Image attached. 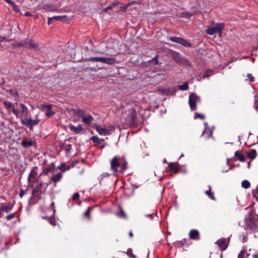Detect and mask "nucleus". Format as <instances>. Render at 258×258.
Masks as SVG:
<instances>
[{
	"label": "nucleus",
	"mask_w": 258,
	"mask_h": 258,
	"mask_svg": "<svg viewBox=\"0 0 258 258\" xmlns=\"http://www.w3.org/2000/svg\"><path fill=\"white\" fill-rule=\"evenodd\" d=\"M69 169V166H67L66 163H62L57 168H55L54 164L52 163L44 168L39 176H49L48 174L51 172L52 175L51 177H61L62 173Z\"/></svg>",
	"instance_id": "1"
},
{
	"label": "nucleus",
	"mask_w": 258,
	"mask_h": 258,
	"mask_svg": "<svg viewBox=\"0 0 258 258\" xmlns=\"http://www.w3.org/2000/svg\"><path fill=\"white\" fill-rule=\"evenodd\" d=\"M127 162L124 157H114L110 161L111 169L114 173H122L127 168Z\"/></svg>",
	"instance_id": "2"
},
{
	"label": "nucleus",
	"mask_w": 258,
	"mask_h": 258,
	"mask_svg": "<svg viewBox=\"0 0 258 258\" xmlns=\"http://www.w3.org/2000/svg\"><path fill=\"white\" fill-rule=\"evenodd\" d=\"M183 166L180 165L178 162H169L166 168V172L171 176H173V174H176L178 173H184L187 170L182 169Z\"/></svg>",
	"instance_id": "3"
},
{
	"label": "nucleus",
	"mask_w": 258,
	"mask_h": 258,
	"mask_svg": "<svg viewBox=\"0 0 258 258\" xmlns=\"http://www.w3.org/2000/svg\"><path fill=\"white\" fill-rule=\"evenodd\" d=\"M213 24L214 26L208 27L207 29L206 30L207 34L210 35H213L217 33H218L219 35H221L225 27L224 23H215L214 22H213Z\"/></svg>",
	"instance_id": "4"
},
{
	"label": "nucleus",
	"mask_w": 258,
	"mask_h": 258,
	"mask_svg": "<svg viewBox=\"0 0 258 258\" xmlns=\"http://www.w3.org/2000/svg\"><path fill=\"white\" fill-rule=\"evenodd\" d=\"M254 216L252 212L248 213L245 219V229L255 231L257 229V224L254 221Z\"/></svg>",
	"instance_id": "5"
},
{
	"label": "nucleus",
	"mask_w": 258,
	"mask_h": 258,
	"mask_svg": "<svg viewBox=\"0 0 258 258\" xmlns=\"http://www.w3.org/2000/svg\"><path fill=\"white\" fill-rule=\"evenodd\" d=\"M246 158L243 154L242 153V151H236L234 153V157L227 159V164L229 165L231 162L238 160L240 162H244Z\"/></svg>",
	"instance_id": "6"
},
{
	"label": "nucleus",
	"mask_w": 258,
	"mask_h": 258,
	"mask_svg": "<svg viewBox=\"0 0 258 258\" xmlns=\"http://www.w3.org/2000/svg\"><path fill=\"white\" fill-rule=\"evenodd\" d=\"M169 40L172 42H174L181 44L182 45H183L186 47H191V44L190 43H189L186 40H185L181 37H175V36L170 37L169 38Z\"/></svg>",
	"instance_id": "7"
},
{
	"label": "nucleus",
	"mask_w": 258,
	"mask_h": 258,
	"mask_svg": "<svg viewBox=\"0 0 258 258\" xmlns=\"http://www.w3.org/2000/svg\"><path fill=\"white\" fill-rule=\"evenodd\" d=\"M230 239V237H229L227 240L225 238H221L217 240L215 244L217 245V246L221 251H224L228 247V246L229 243Z\"/></svg>",
	"instance_id": "8"
},
{
	"label": "nucleus",
	"mask_w": 258,
	"mask_h": 258,
	"mask_svg": "<svg viewBox=\"0 0 258 258\" xmlns=\"http://www.w3.org/2000/svg\"><path fill=\"white\" fill-rule=\"evenodd\" d=\"M200 100V97L195 93H191L189 96V105L191 110H195L197 109L196 103Z\"/></svg>",
	"instance_id": "9"
},
{
	"label": "nucleus",
	"mask_w": 258,
	"mask_h": 258,
	"mask_svg": "<svg viewBox=\"0 0 258 258\" xmlns=\"http://www.w3.org/2000/svg\"><path fill=\"white\" fill-rule=\"evenodd\" d=\"M28 181L30 184L33 189H37V190H42V186L43 182L39 180V178H28Z\"/></svg>",
	"instance_id": "10"
},
{
	"label": "nucleus",
	"mask_w": 258,
	"mask_h": 258,
	"mask_svg": "<svg viewBox=\"0 0 258 258\" xmlns=\"http://www.w3.org/2000/svg\"><path fill=\"white\" fill-rule=\"evenodd\" d=\"M52 107L53 105L52 104H41L40 105L41 109L42 110H46L45 115L48 117L52 116L55 114V112L51 110Z\"/></svg>",
	"instance_id": "11"
},
{
	"label": "nucleus",
	"mask_w": 258,
	"mask_h": 258,
	"mask_svg": "<svg viewBox=\"0 0 258 258\" xmlns=\"http://www.w3.org/2000/svg\"><path fill=\"white\" fill-rule=\"evenodd\" d=\"M130 123L133 126L137 124V113L135 109L132 108L130 110Z\"/></svg>",
	"instance_id": "12"
},
{
	"label": "nucleus",
	"mask_w": 258,
	"mask_h": 258,
	"mask_svg": "<svg viewBox=\"0 0 258 258\" xmlns=\"http://www.w3.org/2000/svg\"><path fill=\"white\" fill-rule=\"evenodd\" d=\"M23 47L25 48H33L37 49L38 48V44H34L32 40L27 39L23 41Z\"/></svg>",
	"instance_id": "13"
},
{
	"label": "nucleus",
	"mask_w": 258,
	"mask_h": 258,
	"mask_svg": "<svg viewBox=\"0 0 258 258\" xmlns=\"http://www.w3.org/2000/svg\"><path fill=\"white\" fill-rule=\"evenodd\" d=\"M14 205L10 203H3L1 206V211L9 213L13 208Z\"/></svg>",
	"instance_id": "14"
},
{
	"label": "nucleus",
	"mask_w": 258,
	"mask_h": 258,
	"mask_svg": "<svg viewBox=\"0 0 258 258\" xmlns=\"http://www.w3.org/2000/svg\"><path fill=\"white\" fill-rule=\"evenodd\" d=\"M95 129L100 135L106 136L109 135L110 133V130L107 129L106 127H102L99 125H97Z\"/></svg>",
	"instance_id": "15"
},
{
	"label": "nucleus",
	"mask_w": 258,
	"mask_h": 258,
	"mask_svg": "<svg viewBox=\"0 0 258 258\" xmlns=\"http://www.w3.org/2000/svg\"><path fill=\"white\" fill-rule=\"evenodd\" d=\"M189 237L192 240H199L200 239V233L198 230L196 229H192L189 232Z\"/></svg>",
	"instance_id": "16"
},
{
	"label": "nucleus",
	"mask_w": 258,
	"mask_h": 258,
	"mask_svg": "<svg viewBox=\"0 0 258 258\" xmlns=\"http://www.w3.org/2000/svg\"><path fill=\"white\" fill-rule=\"evenodd\" d=\"M70 128L72 132H73L76 134H80L81 132L84 130L82 125L81 124L78 125L77 126H75L74 125L71 124L70 126Z\"/></svg>",
	"instance_id": "17"
},
{
	"label": "nucleus",
	"mask_w": 258,
	"mask_h": 258,
	"mask_svg": "<svg viewBox=\"0 0 258 258\" xmlns=\"http://www.w3.org/2000/svg\"><path fill=\"white\" fill-rule=\"evenodd\" d=\"M100 62L108 64H112L115 62V58L113 57H100Z\"/></svg>",
	"instance_id": "18"
},
{
	"label": "nucleus",
	"mask_w": 258,
	"mask_h": 258,
	"mask_svg": "<svg viewBox=\"0 0 258 258\" xmlns=\"http://www.w3.org/2000/svg\"><path fill=\"white\" fill-rule=\"evenodd\" d=\"M43 9L46 11L56 12L57 11V8L56 6L52 4H45Z\"/></svg>",
	"instance_id": "19"
},
{
	"label": "nucleus",
	"mask_w": 258,
	"mask_h": 258,
	"mask_svg": "<svg viewBox=\"0 0 258 258\" xmlns=\"http://www.w3.org/2000/svg\"><path fill=\"white\" fill-rule=\"evenodd\" d=\"M4 105L5 108L7 110L8 112L10 113L11 112V109L14 107L15 104L11 103L9 101H4Z\"/></svg>",
	"instance_id": "20"
},
{
	"label": "nucleus",
	"mask_w": 258,
	"mask_h": 258,
	"mask_svg": "<svg viewBox=\"0 0 258 258\" xmlns=\"http://www.w3.org/2000/svg\"><path fill=\"white\" fill-rule=\"evenodd\" d=\"M94 120V118L91 115H89L87 116H84L82 119V121L86 123V124H91L92 121Z\"/></svg>",
	"instance_id": "21"
},
{
	"label": "nucleus",
	"mask_w": 258,
	"mask_h": 258,
	"mask_svg": "<svg viewBox=\"0 0 258 258\" xmlns=\"http://www.w3.org/2000/svg\"><path fill=\"white\" fill-rule=\"evenodd\" d=\"M246 154L249 158H250L251 160H253L256 156L257 152L256 150L251 149L249 152H247Z\"/></svg>",
	"instance_id": "22"
},
{
	"label": "nucleus",
	"mask_w": 258,
	"mask_h": 258,
	"mask_svg": "<svg viewBox=\"0 0 258 258\" xmlns=\"http://www.w3.org/2000/svg\"><path fill=\"white\" fill-rule=\"evenodd\" d=\"M35 144V142L32 141H28L26 140H23L22 142V145L26 148H28L30 146L34 145Z\"/></svg>",
	"instance_id": "23"
},
{
	"label": "nucleus",
	"mask_w": 258,
	"mask_h": 258,
	"mask_svg": "<svg viewBox=\"0 0 258 258\" xmlns=\"http://www.w3.org/2000/svg\"><path fill=\"white\" fill-rule=\"evenodd\" d=\"M20 106L21 107V112L22 113V115L26 116L28 114V108L22 103L20 104Z\"/></svg>",
	"instance_id": "24"
},
{
	"label": "nucleus",
	"mask_w": 258,
	"mask_h": 258,
	"mask_svg": "<svg viewBox=\"0 0 258 258\" xmlns=\"http://www.w3.org/2000/svg\"><path fill=\"white\" fill-rule=\"evenodd\" d=\"M67 16H57L52 17V19L53 21H58L61 22H64L66 21H68Z\"/></svg>",
	"instance_id": "25"
},
{
	"label": "nucleus",
	"mask_w": 258,
	"mask_h": 258,
	"mask_svg": "<svg viewBox=\"0 0 258 258\" xmlns=\"http://www.w3.org/2000/svg\"><path fill=\"white\" fill-rule=\"evenodd\" d=\"M172 58L177 63H181V57L179 53L174 52L172 54Z\"/></svg>",
	"instance_id": "26"
},
{
	"label": "nucleus",
	"mask_w": 258,
	"mask_h": 258,
	"mask_svg": "<svg viewBox=\"0 0 258 258\" xmlns=\"http://www.w3.org/2000/svg\"><path fill=\"white\" fill-rule=\"evenodd\" d=\"M91 140L93 141V143L97 144V145L100 144L102 142H104V140L103 139H99L97 136H93L91 138Z\"/></svg>",
	"instance_id": "27"
},
{
	"label": "nucleus",
	"mask_w": 258,
	"mask_h": 258,
	"mask_svg": "<svg viewBox=\"0 0 258 258\" xmlns=\"http://www.w3.org/2000/svg\"><path fill=\"white\" fill-rule=\"evenodd\" d=\"M75 113L79 118L82 119L85 116V111L82 109H78L75 111Z\"/></svg>",
	"instance_id": "28"
},
{
	"label": "nucleus",
	"mask_w": 258,
	"mask_h": 258,
	"mask_svg": "<svg viewBox=\"0 0 258 258\" xmlns=\"http://www.w3.org/2000/svg\"><path fill=\"white\" fill-rule=\"evenodd\" d=\"M38 168L37 167H34L31 170L28 177H35L37 175V170Z\"/></svg>",
	"instance_id": "29"
},
{
	"label": "nucleus",
	"mask_w": 258,
	"mask_h": 258,
	"mask_svg": "<svg viewBox=\"0 0 258 258\" xmlns=\"http://www.w3.org/2000/svg\"><path fill=\"white\" fill-rule=\"evenodd\" d=\"M42 192V190H37V189H33L32 192V196L35 197L41 198V195Z\"/></svg>",
	"instance_id": "30"
},
{
	"label": "nucleus",
	"mask_w": 258,
	"mask_h": 258,
	"mask_svg": "<svg viewBox=\"0 0 258 258\" xmlns=\"http://www.w3.org/2000/svg\"><path fill=\"white\" fill-rule=\"evenodd\" d=\"M241 186L243 188L247 189L250 187V183L247 180H244L241 182Z\"/></svg>",
	"instance_id": "31"
},
{
	"label": "nucleus",
	"mask_w": 258,
	"mask_h": 258,
	"mask_svg": "<svg viewBox=\"0 0 258 258\" xmlns=\"http://www.w3.org/2000/svg\"><path fill=\"white\" fill-rule=\"evenodd\" d=\"M41 198H37L32 196V197L30 198L29 200L30 204H35L37 203V202L40 200Z\"/></svg>",
	"instance_id": "32"
},
{
	"label": "nucleus",
	"mask_w": 258,
	"mask_h": 258,
	"mask_svg": "<svg viewBox=\"0 0 258 258\" xmlns=\"http://www.w3.org/2000/svg\"><path fill=\"white\" fill-rule=\"evenodd\" d=\"M209 189L205 191V194L211 199L215 200V198L213 195V194L211 192V187L210 185L209 186Z\"/></svg>",
	"instance_id": "33"
},
{
	"label": "nucleus",
	"mask_w": 258,
	"mask_h": 258,
	"mask_svg": "<svg viewBox=\"0 0 258 258\" xmlns=\"http://www.w3.org/2000/svg\"><path fill=\"white\" fill-rule=\"evenodd\" d=\"M188 82H184L182 85H179L178 86L179 89L182 90V91H185L188 89Z\"/></svg>",
	"instance_id": "34"
},
{
	"label": "nucleus",
	"mask_w": 258,
	"mask_h": 258,
	"mask_svg": "<svg viewBox=\"0 0 258 258\" xmlns=\"http://www.w3.org/2000/svg\"><path fill=\"white\" fill-rule=\"evenodd\" d=\"M39 121V119L33 120L32 119H30V130H32L33 129V126L34 125H37Z\"/></svg>",
	"instance_id": "35"
},
{
	"label": "nucleus",
	"mask_w": 258,
	"mask_h": 258,
	"mask_svg": "<svg viewBox=\"0 0 258 258\" xmlns=\"http://www.w3.org/2000/svg\"><path fill=\"white\" fill-rule=\"evenodd\" d=\"M252 194L253 196L256 199L258 202V184L256 185L255 189H252Z\"/></svg>",
	"instance_id": "36"
},
{
	"label": "nucleus",
	"mask_w": 258,
	"mask_h": 258,
	"mask_svg": "<svg viewBox=\"0 0 258 258\" xmlns=\"http://www.w3.org/2000/svg\"><path fill=\"white\" fill-rule=\"evenodd\" d=\"M93 207H89L87 211L84 213V215L86 216L89 219H90V212L93 210Z\"/></svg>",
	"instance_id": "37"
},
{
	"label": "nucleus",
	"mask_w": 258,
	"mask_h": 258,
	"mask_svg": "<svg viewBox=\"0 0 258 258\" xmlns=\"http://www.w3.org/2000/svg\"><path fill=\"white\" fill-rule=\"evenodd\" d=\"M13 48L23 47V41L21 42H16L12 44Z\"/></svg>",
	"instance_id": "38"
},
{
	"label": "nucleus",
	"mask_w": 258,
	"mask_h": 258,
	"mask_svg": "<svg viewBox=\"0 0 258 258\" xmlns=\"http://www.w3.org/2000/svg\"><path fill=\"white\" fill-rule=\"evenodd\" d=\"M7 92H9L11 95L13 96H19V94L18 91L15 89H10L7 91Z\"/></svg>",
	"instance_id": "39"
},
{
	"label": "nucleus",
	"mask_w": 258,
	"mask_h": 258,
	"mask_svg": "<svg viewBox=\"0 0 258 258\" xmlns=\"http://www.w3.org/2000/svg\"><path fill=\"white\" fill-rule=\"evenodd\" d=\"M149 62L152 63L154 65L158 64V56H156L154 58L149 60Z\"/></svg>",
	"instance_id": "40"
},
{
	"label": "nucleus",
	"mask_w": 258,
	"mask_h": 258,
	"mask_svg": "<svg viewBox=\"0 0 258 258\" xmlns=\"http://www.w3.org/2000/svg\"><path fill=\"white\" fill-rule=\"evenodd\" d=\"M21 122L22 124L25 125L27 126H29L30 127V119H22V120H21Z\"/></svg>",
	"instance_id": "41"
},
{
	"label": "nucleus",
	"mask_w": 258,
	"mask_h": 258,
	"mask_svg": "<svg viewBox=\"0 0 258 258\" xmlns=\"http://www.w3.org/2000/svg\"><path fill=\"white\" fill-rule=\"evenodd\" d=\"M126 253H127V255L129 257H130L131 258H135L136 257L135 255L133 253V251H132V249H131V248L128 249Z\"/></svg>",
	"instance_id": "42"
},
{
	"label": "nucleus",
	"mask_w": 258,
	"mask_h": 258,
	"mask_svg": "<svg viewBox=\"0 0 258 258\" xmlns=\"http://www.w3.org/2000/svg\"><path fill=\"white\" fill-rule=\"evenodd\" d=\"M195 118H200L202 120H204L205 119V116L203 114H202L199 113H196L195 115Z\"/></svg>",
	"instance_id": "43"
},
{
	"label": "nucleus",
	"mask_w": 258,
	"mask_h": 258,
	"mask_svg": "<svg viewBox=\"0 0 258 258\" xmlns=\"http://www.w3.org/2000/svg\"><path fill=\"white\" fill-rule=\"evenodd\" d=\"M16 213H13V214H9L8 215H7L6 217V219L8 220V221H10L12 219H13L16 215Z\"/></svg>",
	"instance_id": "44"
},
{
	"label": "nucleus",
	"mask_w": 258,
	"mask_h": 258,
	"mask_svg": "<svg viewBox=\"0 0 258 258\" xmlns=\"http://www.w3.org/2000/svg\"><path fill=\"white\" fill-rule=\"evenodd\" d=\"M54 216H53V215L49 218V219L48 221V222L52 225H55V220L54 219Z\"/></svg>",
	"instance_id": "45"
},
{
	"label": "nucleus",
	"mask_w": 258,
	"mask_h": 258,
	"mask_svg": "<svg viewBox=\"0 0 258 258\" xmlns=\"http://www.w3.org/2000/svg\"><path fill=\"white\" fill-rule=\"evenodd\" d=\"M89 60L92 62H94V61L100 62V57H90L89 58Z\"/></svg>",
	"instance_id": "46"
},
{
	"label": "nucleus",
	"mask_w": 258,
	"mask_h": 258,
	"mask_svg": "<svg viewBox=\"0 0 258 258\" xmlns=\"http://www.w3.org/2000/svg\"><path fill=\"white\" fill-rule=\"evenodd\" d=\"M187 241V239L186 238H184L180 241H178V243L181 245V247H183L185 245Z\"/></svg>",
	"instance_id": "47"
},
{
	"label": "nucleus",
	"mask_w": 258,
	"mask_h": 258,
	"mask_svg": "<svg viewBox=\"0 0 258 258\" xmlns=\"http://www.w3.org/2000/svg\"><path fill=\"white\" fill-rule=\"evenodd\" d=\"M245 254V251L244 250H241L238 255L237 258H244Z\"/></svg>",
	"instance_id": "48"
},
{
	"label": "nucleus",
	"mask_w": 258,
	"mask_h": 258,
	"mask_svg": "<svg viewBox=\"0 0 258 258\" xmlns=\"http://www.w3.org/2000/svg\"><path fill=\"white\" fill-rule=\"evenodd\" d=\"M11 111L14 113L15 115H16L17 117L19 116L20 112L18 109H16L13 107V108L11 109Z\"/></svg>",
	"instance_id": "49"
},
{
	"label": "nucleus",
	"mask_w": 258,
	"mask_h": 258,
	"mask_svg": "<svg viewBox=\"0 0 258 258\" xmlns=\"http://www.w3.org/2000/svg\"><path fill=\"white\" fill-rule=\"evenodd\" d=\"M64 150L68 153L72 149V145L71 144H67L64 146Z\"/></svg>",
	"instance_id": "50"
},
{
	"label": "nucleus",
	"mask_w": 258,
	"mask_h": 258,
	"mask_svg": "<svg viewBox=\"0 0 258 258\" xmlns=\"http://www.w3.org/2000/svg\"><path fill=\"white\" fill-rule=\"evenodd\" d=\"M80 197V195L79 193L76 192L74 194L72 197V200L73 201H76Z\"/></svg>",
	"instance_id": "51"
},
{
	"label": "nucleus",
	"mask_w": 258,
	"mask_h": 258,
	"mask_svg": "<svg viewBox=\"0 0 258 258\" xmlns=\"http://www.w3.org/2000/svg\"><path fill=\"white\" fill-rule=\"evenodd\" d=\"M119 216L120 217H122L123 218H126V215L125 213L122 209H120V213L119 214Z\"/></svg>",
	"instance_id": "52"
},
{
	"label": "nucleus",
	"mask_w": 258,
	"mask_h": 258,
	"mask_svg": "<svg viewBox=\"0 0 258 258\" xmlns=\"http://www.w3.org/2000/svg\"><path fill=\"white\" fill-rule=\"evenodd\" d=\"M247 77H248L249 81L250 82H252L254 81V77L252 76L251 74H248Z\"/></svg>",
	"instance_id": "53"
},
{
	"label": "nucleus",
	"mask_w": 258,
	"mask_h": 258,
	"mask_svg": "<svg viewBox=\"0 0 258 258\" xmlns=\"http://www.w3.org/2000/svg\"><path fill=\"white\" fill-rule=\"evenodd\" d=\"M212 71L211 70H207L206 72V74L203 76V78L205 79L206 78H208L210 76V75L209 73H211Z\"/></svg>",
	"instance_id": "54"
},
{
	"label": "nucleus",
	"mask_w": 258,
	"mask_h": 258,
	"mask_svg": "<svg viewBox=\"0 0 258 258\" xmlns=\"http://www.w3.org/2000/svg\"><path fill=\"white\" fill-rule=\"evenodd\" d=\"M119 4V3L118 2H113V3H112L110 6H111V8H113L114 7H115L116 6H117Z\"/></svg>",
	"instance_id": "55"
},
{
	"label": "nucleus",
	"mask_w": 258,
	"mask_h": 258,
	"mask_svg": "<svg viewBox=\"0 0 258 258\" xmlns=\"http://www.w3.org/2000/svg\"><path fill=\"white\" fill-rule=\"evenodd\" d=\"M12 6H13L14 11L16 12L19 11V10L18 7L15 4V3H14V5H12Z\"/></svg>",
	"instance_id": "56"
},
{
	"label": "nucleus",
	"mask_w": 258,
	"mask_h": 258,
	"mask_svg": "<svg viewBox=\"0 0 258 258\" xmlns=\"http://www.w3.org/2000/svg\"><path fill=\"white\" fill-rule=\"evenodd\" d=\"M50 206L52 208V209H53V216L55 215V212H56V210L54 208V202H52L51 205H50Z\"/></svg>",
	"instance_id": "57"
},
{
	"label": "nucleus",
	"mask_w": 258,
	"mask_h": 258,
	"mask_svg": "<svg viewBox=\"0 0 258 258\" xmlns=\"http://www.w3.org/2000/svg\"><path fill=\"white\" fill-rule=\"evenodd\" d=\"M161 92L163 93L168 95L170 92V90L169 89H163L161 90Z\"/></svg>",
	"instance_id": "58"
},
{
	"label": "nucleus",
	"mask_w": 258,
	"mask_h": 258,
	"mask_svg": "<svg viewBox=\"0 0 258 258\" xmlns=\"http://www.w3.org/2000/svg\"><path fill=\"white\" fill-rule=\"evenodd\" d=\"M53 21V20L52 19V17H48L47 24L48 25H50Z\"/></svg>",
	"instance_id": "59"
},
{
	"label": "nucleus",
	"mask_w": 258,
	"mask_h": 258,
	"mask_svg": "<svg viewBox=\"0 0 258 258\" xmlns=\"http://www.w3.org/2000/svg\"><path fill=\"white\" fill-rule=\"evenodd\" d=\"M24 194H25V191L22 189L21 190L20 192L19 193V196L21 198H22L23 197V196L24 195Z\"/></svg>",
	"instance_id": "60"
},
{
	"label": "nucleus",
	"mask_w": 258,
	"mask_h": 258,
	"mask_svg": "<svg viewBox=\"0 0 258 258\" xmlns=\"http://www.w3.org/2000/svg\"><path fill=\"white\" fill-rule=\"evenodd\" d=\"M61 178H51L52 180L54 182L56 183L60 181Z\"/></svg>",
	"instance_id": "61"
},
{
	"label": "nucleus",
	"mask_w": 258,
	"mask_h": 258,
	"mask_svg": "<svg viewBox=\"0 0 258 258\" xmlns=\"http://www.w3.org/2000/svg\"><path fill=\"white\" fill-rule=\"evenodd\" d=\"M254 104H258V94L255 95Z\"/></svg>",
	"instance_id": "62"
},
{
	"label": "nucleus",
	"mask_w": 258,
	"mask_h": 258,
	"mask_svg": "<svg viewBox=\"0 0 258 258\" xmlns=\"http://www.w3.org/2000/svg\"><path fill=\"white\" fill-rule=\"evenodd\" d=\"M5 1L8 3L9 4L11 5V6L12 5H14V2H13V1H11V0H5Z\"/></svg>",
	"instance_id": "63"
},
{
	"label": "nucleus",
	"mask_w": 258,
	"mask_h": 258,
	"mask_svg": "<svg viewBox=\"0 0 258 258\" xmlns=\"http://www.w3.org/2000/svg\"><path fill=\"white\" fill-rule=\"evenodd\" d=\"M6 37H3V36H0V43H2V42L4 41L6 39Z\"/></svg>",
	"instance_id": "64"
}]
</instances>
